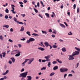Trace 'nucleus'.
<instances>
[{"instance_id": "obj_20", "label": "nucleus", "mask_w": 80, "mask_h": 80, "mask_svg": "<svg viewBox=\"0 0 80 80\" xmlns=\"http://www.w3.org/2000/svg\"><path fill=\"white\" fill-rule=\"evenodd\" d=\"M2 54L3 57H5V55H6V53L5 52H2Z\"/></svg>"}, {"instance_id": "obj_36", "label": "nucleus", "mask_w": 80, "mask_h": 80, "mask_svg": "<svg viewBox=\"0 0 80 80\" xmlns=\"http://www.w3.org/2000/svg\"><path fill=\"white\" fill-rule=\"evenodd\" d=\"M35 40V39L33 38H31L30 39H29L28 40Z\"/></svg>"}, {"instance_id": "obj_43", "label": "nucleus", "mask_w": 80, "mask_h": 80, "mask_svg": "<svg viewBox=\"0 0 80 80\" xmlns=\"http://www.w3.org/2000/svg\"><path fill=\"white\" fill-rule=\"evenodd\" d=\"M19 3L20 5H23V3L22 2H19Z\"/></svg>"}, {"instance_id": "obj_3", "label": "nucleus", "mask_w": 80, "mask_h": 80, "mask_svg": "<svg viewBox=\"0 0 80 80\" xmlns=\"http://www.w3.org/2000/svg\"><path fill=\"white\" fill-rule=\"evenodd\" d=\"M20 51L18 50H16L13 51L12 53H11V55H13V54H16V53H18Z\"/></svg>"}, {"instance_id": "obj_19", "label": "nucleus", "mask_w": 80, "mask_h": 80, "mask_svg": "<svg viewBox=\"0 0 80 80\" xmlns=\"http://www.w3.org/2000/svg\"><path fill=\"white\" fill-rule=\"evenodd\" d=\"M59 24L60 25V26L62 27V28H65V26H64V25L60 23Z\"/></svg>"}, {"instance_id": "obj_32", "label": "nucleus", "mask_w": 80, "mask_h": 80, "mask_svg": "<svg viewBox=\"0 0 80 80\" xmlns=\"http://www.w3.org/2000/svg\"><path fill=\"white\" fill-rule=\"evenodd\" d=\"M32 41H33V40H28L26 42V43H30V42H32Z\"/></svg>"}, {"instance_id": "obj_62", "label": "nucleus", "mask_w": 80, "mask_h": 80, "mask_svg": "<svg viewBox=\"0 0 80 80\" xmlns=\"http://www.w3.org/2000/svg\"><path fill=\"white\" fill-rule=\"evenodd\" d=\"M67 75V73L65 74L64 75V78H66Z\"/></svg>"}, {"instance_id": "obj_17", "label": "nucleus", "mask_w": 80, "mask_h": 80, "mask_svg": "<svg viewBox=\"0 0 80 80\" xmlns=\"http://www.w3.org/2000/svg\"><path fill=\"white\" fill-rule=\"evenodd\" d=\"M63 70L64 71V72H67L68 70V69H67V68H63Z\"/></svg>"}, {"instance_id": "obj_61", "label": "nucleus", "mask_w": 80, "mask_h": 80, "mask_svg": "<svg viewBox=\"0 0 80 80\" xmlns=\"http://www.w3.org/2000/svg\"><path fill=\"white\" fill-rule=\"evenodd\" d=\"M72 74H70L68 75V77H72Z\"/></svg>"}, {"instance_id": "obj_59", "label": "nucleus", "mask_w": 80, "mask_h": 80, "mask_svg": "<svg viewBox=\"0 0 80 80\" xmlns=\"http://www.w3.org/2000/svg\"><path fill=\"white\" fill-rule=\"evenodd\" d=\"M38 61L40 63H41V62H42V59H39Z\"/></svg>"}, {"instance_id": "obj_47", "label": "nucleus", "mask_w": 80, "mask_h": 80, "mask_svg": "<svg viewBox=\"0 0 80 80\" xmlns=\"http://www.w3.org/2000/svg\"><path fill=\"white\" fill-rule=\"evenodd\" d=\"M11 12H12V13H13L14 14H15V13H17V12H16L14 11H12Z\"/></svg>"}, {"instance_id": "obj_5", "label": "nucleus", "mask_w": 80, "mask_h": 80, "mask_svg": "<svg viewBox=\"0 0 80 80\" xmlns=\"http://www.w3.org/2000/svg\"><path fill=\"white\" fill-rule=\"evenodd\" d=\"M73 56H74L73 55V54H72V55H70L69 56V58H68V60H73V59H74V58H73Z\"/></svg>"}, {"instance_id": "obj_29", "label": "nucleus", "mask_w": 80, "mask_h": 80, "mask_svg": "<svg viewBox=\"0 0 80 80\" xmlns=\"http://www.w3.org/2000/svg\"><path fill=\"white\" fill-rule=\"evenodd\" d=\"M79 11H80V9H79V8L78 7L77 8V13H78Z\"/></svg>"}, {"instance_id": "obj_60", "label": "nucleus", "mask_w": 80, "mask_h": 80, "mask_svg": "<svg viewBox=\"0 0 80 80\" xmlns=\"http://www.w3.org/2000/svg\"><path fill=\"white\" fill-rule=\"evenodd\" d=\"M18 47H19V48H20V47H21L22 45H21V44H18Z\"/></svg>"}, {"instance_id": "obj_24", "label": "nucleus", "mask_w": 80, "mask_h": 80, "mask_svg": "<svg viewBox=\"0 0 80 80\" xmlns=\"http://www.w3.org/2000/svg\"><path fill=\"white\" fill-rule=\"evenodd\" d=\"M45 58H46V60L47 62H49L50 60V59H49V58H45Z\"/></svg>"}, {"instance_id": "obj_6", "label": "nucleus", "mask_w": 80, "mask_h": 80, "mask_svg": "<svg viewBox=\"0 0 80 80\" xmlns=\"http://www.w3.org/2000/svg\"><path fill=\"white\" fill-rule=\"evenodd\" d=\"M26 60H27V62L28 60H29V61H30V62H32L33 61V60H34V59L33 58H31L29 59H27Z\"/></svg>"}, {"instance_id": "obj_64", "label": "nucleus", "mask_w": 80, "mask_h": 80, "mask_svg": "<svg viewBox=\"0 0 80 80\" xmlns=\"http://www.w3.org/2000/svg\"><path fill=\"white\" fill-rule=\"evenodd\" d=\"M42 62H46V60H42Z\"/></svg>"}, {"instance_id": "obj_38", "label": "nucleus", "mask_w": 80, "mask_h": 80, "mask_svg": "<svg viewBox=\"0 0 80 80\" xmlns=\"http://www.w3.org/2000/svg\"><path fill=\"white\" fill-rule=\"evenodd\" d=\"M41 70H46V67H43L41 68Z\"/></svg>"}, {"instance_id": "obj_44", "label": "nucleus", "mask_w": 80, "mask_h": 80, "mask_svg": "<svg viewBox=\"0 0 80 80\" xmlns=\"http://www.w3.org/2000/svg\"><path fill=\"white\" fill-rule=\"evenodd\" d=\"M73 7L74 9H75L76 8V4H74L73 6Z\"/></svg>"}, {"instance_id": "obj_13", "label": "nucleus", "mask_w": 80, "mask_h": 80, "mask_svg": "<svg viewBox=\"0 0 80 80\" xmlns=\"http://www.w3.org/2000/svg\"><path fill=\"white\" fill-rule=\"evenodd\" d=\"M2 27H6V28H9V26L5 24L2 26Z\"/></svg>"}, {"instance_id": "obj_51", "label": "nucleus", "mask_w": 80, "mask_h": 80, "mask_svg": "<svg viewBox=\"0 0 80 80\" xmlns=\"http://www.w3.org/2000/svg\"><path fill=\"white\" fill-rule=\"evenodd\" d=\"M23 2L24 3H27V0H24Z\"/></svg>"}, {"instance_id": "obj_4", "label": "nucleus", "mask_w": 80, "mask_h": 80, "mask_svg": "<svg viewBox=\"0 0 80 80\" xmlns=\"http://www.w3.org/2000/svg\"><path fill=\"white\" fill-rule=\"evenodd\" d=\"M79 53L80 52L78 51H76L74 52H73L72 53V55L73 56H75L76 55H79Z\"/></svg>"}, {"instance_id": "obj_42", "label": "nucleus", "mask_w": 80, "mask_h": 80, "mask_svg": "<svg viewBox=\"0 0 80 80\" xmlns=\"http://www.w3.org/2000/svg\"><path fill=\"white\" fill-rule=\"evenodd\" d=\"M7 5H8V3H6V4L3 5V7H7Z\"/></svg>"}, {"instance_id": "obj_16", "label": "nucleus", "mask_w": 80, "mask_h": 80, "mask_svg": "<svg viewBox=\"0 0 80 80\" xmlns=\"http://www.w3.org/2000/svg\"><path fill=\"white\" fill-rule=\"evenodd\" d=\"M24 30V27L23 26H22L21 27V29L20 30L21 32H22Z\"/></svg>"}, {"instance_id": "obj_22", "label": "nucleus", "mask_w": 80, "mask_h": 80, "mask_svg": "<svg viewBox=\"0 0 80 80\" xmlns=\"http://www.w3.org/2000/svg\"><path fill=\"white\" fill-rule=\"evenodd\" d=\"M32 35H33L34 36H38V34L35 33H33L32 34Z\"/></svg>"}, {"instance_id": "obj_28", "label": "nucleus", "mask_w": 80, "mask_h": 80, "mask_svg": "<svg viewBox=\"0 0 80 80\" xmlns=\"http://www.w3.org/2000/svg\"><path fill=\"white\" fill-rule=\"evenodd\" d=\"M33 9L35 12H36V13H38V10H37V9H35V8H34Z\"/></svg>"}, {"instance_id": "obj_8", "label": "nucleus", "mask_w": 80, "mask_h": 80, "mask_svg": "<svg viewBox=\"0 0 80 80\" xmlns=\"http://www.w3.org/2000/svg\"><path fill=\"white\" fill-rule=\"evenodd\" d=\"M38 50H41V51H43L45 50V49L43 48H38Z\"/></svg>"}, {"instance_id": "obj_39", "label": "nucleus", "mask_w": 80, "mask_h": 80, "mask_svg": "<svg viewBox=\"0 0 80 80\" xmlns=\"http://www.w3.org/2000/svg\"><path fill=\"white\" fill-rule=\"evenodd\" d=\"M11 8H12V9L11 10V11H14V10H15V8H14V7H11Z\"/></svg>"}, {"instance_id": "obj_41", "label": "nucleus", "mask_w": 80, "mask_h": 80, "mask_svg": "<svg viewBox=\"0 0 80 80\" xmlns=\"http://www.w3.org/2000/svg\"><path fill=\"white\" fill-rule=\"evenodd\" d=\"M37 5L38 6V8H39L40 7V4H39V2H38Z\"/></svg>"}, {"instance_id": "obj_58", "label": "nucleus", "mask_w": 80, "mask_h": 80, "mask_svg": "<svg viewBox=\"0 0 80 80\" xmlns=\"http://www.w3.org/2000/svg\"><path fill=\"white\" fill-rule=\"evenodd\" d=\"M26 40V38H23L22 39H21V40Z\"/></svg>"}, {"instance_id": "obj_49", "label": "nucleus", "mask_w": 80, "mask_h": 80, "mask_svg": "<svg viewBox=\"0 0 80 80\" xmlns=\"http://www.w3.org/2000/svg\"><path fill=\"white\" fill-rule=\"evenodd\" d=\"M0 39L1 40H3V37H2V35L0 36Z\"/></svg>"}, {"instance_id": "obj_48", "label": "nucleus", "mask_w": 80, "mask_h": 80, "mask_svg": "<svg viewBox=\"0 0 80 80\" xmlns=\"http://www.w3.org/2000/svg\"><path fill=\"white\" fill-rule=\"evenodd\" d=\"M57 62H56V61H53V62H52V63H53V64H55V63H57Z\"/></svg>"}, {"instance_id": "obj_34", "label": "nucleus", "mask_w": 80, "mask_h": 80, "mask_svg": "<svg viewBox=\"0 0 80 80\" xmlns=\"http://www.w3.org/2000/svg\"><path fill=\"white\" fill-rule=\"evenodd\" d=\"M68 35H73V33L71 32H69V33H68Z\"/></svg>"}, {"instance_id": "obj_31", "label": "nucleus", "mask_w": 80, "mask_h": 80, "mask_svg": "<svg viewBox=\"0 0 80 80\" xmlns=\"http://www.w3.org/2000/svg\"><path fill=\"white\" fill-rule=\"evenodd\" d=\"M60 71L61 72H64V71H63V69H62V68H60Z\"/></svg>"}, {"instance_id": "obj_63", "label": "nucleus", "mask_w": 80, "mask_h": 80, "mask_svg": "<svg viewBox=\"0 0 80 80\" xmlns=\"http://www.w3.org/2000/svg\"><path fill=\"white\" fill-rule=\"evenodd\" d=\"M52 37H53V38H55V36L54 34H52Z\"/></svg>"}, {"instance_id": "obj_30", "label": "nucleus", "mask_w": 80, "mask_h": 80, "mask_svg": "<svg viewBox=\"0 0 80 80\" xmlns=\"http://www.w3.org/2000/svg\"><path fill=\"white\" fill-rule=\"evenodd\" d=\"M54 75H55L54 72H52L50 74L49 76H53Z\"/></svg>"}, {"instance_id": "obj_52", "label": "nucleus", "mask_w": 80, "mask_h": 80, "mask_svg": "<svg viewBox=\"0 0 80 80\" xmlns=\"http://www.w3.org/2000/svg\"><path fill=\"white\" fill-rule=\"evenodd\" d=\"M10 31H11V32H13V28H11L10 29Z\"/></svg>"}, {"instance_id": "obj_18", "label": "nucleus", "mask_w": 80, "mask_h": 80, "mask_svg": "<svg viewBox=\"0 0 80 80\" xmlns=\"http://www.w3.org/2000/svg\"><path fill=\"white\" fill-rule=\"evenodd\" d=\"M27 77L28 78V80H32V77H31V76H28Z\"/></svg>"}, {"instance_id": "obj_53", "label": "nucleus", "mask_w": 80, "mask_h": 80, "mask_svg": "<svg viewBox=\"0 0 80 80\" xmlns=\"http://www.w3.org/2000/svg\"><path fill=\"white\" fill-rule=\"evenodd\" d=\"M39 17H41V18H43V17H42V15H41V14H39Z\"/></svg>"}, {"instance_id": "obj_35", "label": "nucleus", "mask_w": 80, "mask_h": 80, "mask_svg": "<svg viewBox=\"0 0 80 80\" xmlns=\"http://www.w3.org/2000/svg\"><path fill=\"white\" fill-rule=\"evenodd\" d=\"M53 48H57V46L55 45H53L52 46Z\"/></svg>"}, {"instance_id": "obj_10", "label": "nucleus", "mask_w": 80, "mask_h": 80, "mask_svg": "<svg viewBox=\"0 0 80 80\" xmlns=\"http://www.w3.org/2000/svg\"><path fill=\"white\" fill-rule=\"evenodd\" d=\"M10 59L12 60V61L13 63H14L15 62V58H10Z\"/></svg>"}, {"instance_id": "obj_37", "label": "nucleus", "mask_w": 80, "mask_h": 80, "mask_svg": "<svg viewBox=\"0 0 80 80\" xmlns=\"http://www.w3.org/2000/svg\"><path fill=\"white\" fill-rule=\"evenodd\" d=\"M42 32L43 33H45V34H47V32L46 31L42 30Z\"/></svg>"}, {"instance_id": "obj_23", "label": "nucleus", "mask_w": 80, "mask_h": 80, "mask_svg": "<svg viewBox=\"0 0 80 80\" xmlns=\"http://www.w3.org/2000/svg\"><path fill=\"white\" fill-rule=\"evenodd\" d=\"M45 15L46 16H47L48 18H50V16H49V14L48 13H45Z\"/></svg>"}, {"instance_id": "obj_14", "label": "nucleus", "mask_w": 80, "mask_h": 80, "mask_svg": "<svg viewBox=\"0 0 80 80\" xmlns=\"http://www.w3.org/2000/svg\"><path fill=\"white\" fill-rule=\"evenodd\" d=\"M62 50L63 52H65L66 51V48H65V47H64L62 49Z\"/></svg>"}, {"instance_id": "obj_21", "label": "nucleus", "mask_w": 80, "mask_h": 80, "mask_svg": "<svg viewBox=\"0 0 80 80\" xmlns=\"http://www.w3.org/2000/svg\"><path fill=\"white\" fill-rule=\"evenodd\" d=\"M30 32L29 31H27L26 32L27 34L29 36H31V34H30Z\"/></svg>"}, {"instance_id": "obj_57", "label": "nucleus", "mask_w": 80, "mask_h": 80, "mask_svg": "<svg viewBox=\"0 0 80 80\" xmlns=\"http://www.w3.org/2000/svg\"><path fill=\"white\" fill-rule=\"evenodd\" d=\"M31 63H32V62L30 61H29L28 62V65H30V64H31Z\"/></svg>"}, {"instance_id": "obj_55", "label": "nucleus", "mask_w": 80, "mask_h": 80, "mask_svg": "<svg viewBox=\"0 0 80 80\" xmlns=\"http://www.w3.org/2000/svg\"><path fill=\"white\" fill-rule=\"evenodd\" d=\"M67 14L69 16H70V12H67Z\"/></svg>"}, {"instance_id": "obj_40", "label": "nucleus", "mask_w": 80, "mask_h": 80, "mask_svg": "<svg viewBox=\"0 0 80 80\" xmlns=\"http://www.w3.org/2000/svg\"><path fill=\"white\" fill-rule=\"evenodd\" d=\"M50 65H51V62H48V67H50Z\"/></svg>"}, {"instance_id": "obj_50", "label": "nucleus", "mask_w": 80, "mask_h": 80, "mask_svg": "<svg viewBox=\"0 0 80 80\" xmlns=\"http://www.w3.org/2000/svg\"><path fill=\"white\" fill-rule=\"evenodd\" d=\"M64 23L65 25L66 26V27H68V24H67L66 22H64Z\"/></svg>"}, {"instance_id": "obj_11", "label": "nucleus", "mask_w": 80, "mask_h": 80, "mask_svg": "<svg viewBox=\"0 0 80 80\" xmlns=\"http://www.w3.org/2000/svg\"><path fill=\"white\" fill-rule=\"evenodd\" d=\"M20 55V52H19L17 54L15 55V57H19Z\"/></svg>"}, {"instance_id": "obj_1", "label": "nucleus", "mask_w": 80, "mask_h": 80, "mask_svg": "<svg viewBox=\"0 0 80 80\" xmlns=\"http://www.w3.org/2000/svg\"><path fill=\"white\" fill-rule=\"evenodd\" d=\"M28 73V72H23L20 74L19 77H23V78H26L27 74Z\"/></svg>"}, {"instance_id": "obj_7", "label": "nucleus", "mask_w": 80, "mask_h": 80, "mask_svg": "<svg viewBox=\"0 0 80 80\" xmlns=\"http://www.w3.org/2000/svg\"><path fill=\"white\" fill-rule=\"evenodd\" d=\"M27 62V59H25V61H24V62H23L22 63V67H23L25 66V63H26Z\"/></svg>"}, {"instance_id": "obj_56", "label": "nucleus", "mask_w": 80, "mask_h": 80, "mask_svg": "<svg viewBox=\"0 0 80 80\" xmlns=\"http://www.w3.org/2000/svg\"><path fill=\"white\" fill-rule=\"evenodd\" d=\"M21 15L23 17H24L25 16V14H21Z\"/></svg>"}, {"instance_id": "obj_33", "label": "nucleus", "mask_w": 80, "mask_h": 80, "mask_svg": "<svg viewBox=\"0 0 80 80\" xmlns=\"http://www.w3.org/2000/svg\"><path fill=\"white\" fill-rule=\"evenodd\" d=\"M4 18L6 19H8V16L7 15H6L5 16Z\"/></svg>"}, {"instance_id": "obj_12", "label": "nucleus", "mask_w": 80, "mask_h": 80, "mask_svg": "<svg viewBox=\"0 0 80 80\" xmlns=\"http://www.w3.org/2000/svg\"><path fill=\"white\" fill-rule=\"evenodd\" d=\"M49 44L48 42H44V45H45V47H48Z\"/></svg>"}, {"instance_id": "obj_27", "label": "nucleus", "mask_w": 80, "mask_h": 80, "mask_svg": "<svg viewBox=\"0 0 80 80\" xmlns=\"http://www.w3.org/2000/svg\"><path fill=\"white\" fill-rule=\"evenodd\" d=\"M40 3L41 4V5H42V7H45V5H43V2H42V1H40Z\"/></svg>"}, {"instance_id": "obj_26", "label": "nucleus", "mask_w": 80, "mask_h": 80, "mask_svg": "<svg viewBox=\"0 0 80 80\" xmlns=\"http://www.w3.org/2000/svg\"><path fill=\"white\" fill-rule=\"evenodd\" d=\"M75 49H76V50H77L78 51V52H80V49L79 48H78L77 47H75Z\"/></svg>"}, {"instance_id": "obj_2", "label": "nucleus", "mask_w": 80, "mask_h": 80, "mask_svg": "<svg viewBox=\"0 0 80 80\" xmlns=\"http://www.w3.org/2000/svg\"><path fill=\"white\" fill-rule=\"evenodd\" d=\"M14 20L15 22H17V23L18 24H22V25H23L24 23L22 22H20L17 21V18H15V17L14 18Z\"/></svg>"}, {"instance_id": "obj_9", "label": "nucleus", "mask_w": 80, "mask_h": 80, "mask_svg": "<svg viewBox=\"0 0 80 80\" xmlns=\"http://www.w3.org/2000/svg\"><path fill=\"white\" fill-rule=\"evenodd\" d=\"M8 73V70H7L6 72L2 73V75H5Z\"/></svg>"}, {"instance_id": "obj_54", "label": "nucleus", "mask_w": 80, "mask_h": 80, "mask_svg": "<svg viewBox=\"0 0 80 80\" xmlns=\"http://www.w3.org/2000/svg\"><path fill=\"white\" fill-rule=\"evenodd\" d=\"M49 32H52V29H49Z\"/></svg>"}, {"instance_id": "obj_45", "label": "nucleus", "mask_w": 80, "mask_h": 80, "mask_svg": "<svg viewBox=\"0 0 80 80\" xmlns=\"http://www.w3.org/2000/svg\"><path fill=\"white\" fill-rule=\"evenodd\" d=\"M45 57L46 58H50V55H49L48 56H45Z\"/></svg>"}, {"instance_id": "obj_15", "label": "nucleus", "mask_w": 80, "mask_h": 80, "mask_svg": "<svg viewBox=\"0 0 80 80\" xmlns=\"http://www.w3.org/2000/svg\"><path fill=\"white\" fill-rule=\"evenodd\" d=\"M58 68V66H56L54 67L53 70H57Z\"/></svg>"}, {"instance_id": "obj_46", "label": "nucleus", "mask_w": 80, "mask_h": 80, "mask_svg": "<svg viewBox=\"0 0 80 80\" xmlns=\"http://www.w3.org/2000/svg\"><path fill=\"white\" fill-rule=\"evenodd\" d=\"M8 63L9 64H12V61L9 60L8 62Z\"/></svg>"}, {"instance_id": "obj_25", "label": "nucleus", "mask_w": 80, "mask_h": 80, "mask_svg": "<svg viewBox=\"0 0 80 80\" xmlns=\"http://www.w3.org/2000/svg\"><path fill=\"white\" fill-rule=\"evenodd\" d=\"M5 11L6 13H8V12H9V10L7 8H6Z\"/></svg>"}]
</instances>
